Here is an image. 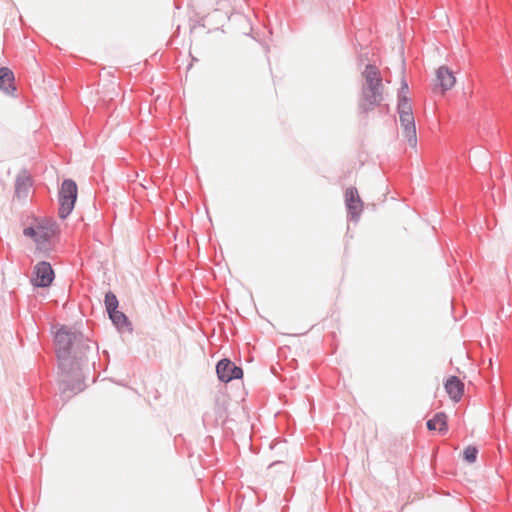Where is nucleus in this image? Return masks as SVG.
<instances>
[{"label": "nucleus", "mask_w": 512, "mask_h": 512, "mask_svg": "<svg viewBox=\"0 0 512 512\" xmlns=\"http://www.w3.org/2000/svg\"><path fill=\"white\" fill-rule=\"evenodd\" d=\"M58 360V387L60 397L69 399L85 389L83 368L98 350L96 343L82 332L60 325L54 335Z\"/></svg>", "instance_id": "1"}, {"label": "nucleus", "mask_w": 512, "mask_h": 512, "mask_svg": "<svg viewBox=\"0 0 512 512\" xmlns=\"http://www.w3.org/2000/svg\"><path fill=\"white\" fill-rule=\"evenodd\" d=\"M78 197V186L73 179H64L58 193L60 219H66L73 211Z\"/></svg>", "instance_id": "2"}, {"label": "nucleus", "mask_w": 512, "mask_h": 512, "mask_svg": "<svg viewBox=\"0 0 512 512\" xmlns=\"http://www.w3.org/2000/svg\"><path fill=\"white\" fill-rule=\"evenodd\" d=\"M36 221L39 232V250L47 254L52 250V239L59 233V226L53 219L39 218Z\"/></svg>", "instance_id": "3"}, {"label": "nucleus", "mask_w": 512, "mask_h": 512, "mask_svg": "<svg viewBox=\"0 0 512 512\" xmlns=\"http://www.w3.org/2000/svg\"><path fill=\"white\" fill-rule=\"evenodd\" d=\"M55 278L54 270L47 261L38 262L32 272L31 284L37 288L49 287Z\"/></svg>", "instance_id": "4"}, {"label": "nucleus", "mask_w": 512, "mask_h": 512, "mask_svg": "<svg viewBox=\"0 0 512 512\" xmlns=\"http://www.w3.org/2000/svg\"><path fill=\"white\" fill-rule=\"evenodd\" d=\"M216 373L218 379L223 383H228L243 377V369L229 358H223L218 361L216 364Z\"/></svg>", "instance_id": "5"}, {"label": "nucleus", "mask_w": 512, "mask_h": 512, "mask_svg": "<svg viewBox=\"0 0 512 512\" xmlns=\"http://www.w3.org/2000/svg\"><path fill=\"white\" fill-rule=\"evenodd\" d=\"M364 83L361 87L362 90L375 93H383L382 77L379 69L372 64H367L365 70L362 72Z\"/></svg>", "instance_id": "6"}, {"label": "nucleus", "mask_w": 512, "mask_h": 512, "mask_svg": "<svg viewBox=\"0 0 512 512\" xmlns=\"http://www.w3.org/2000/svg\"><path fill=\"white\" fill-rule=\"evenodd\" d=\"M383 100V93L368 92L361 89L358 98V114L360 116H367L369 112L381 106Z\"/></svg>", "instance_id": "7"}, {"label": "nucleus", "mask_w": 512, "mask_h": 512, "mask_svg": "<svg viewBox=\"0 0 512 512\" xmlns=\"http://www.w3.org/2000/svg\"><path fill=\"white\" fill-rule=\"evenodd\" d=\"M345 204L347 208L348 219L357 222L363 209V202L355 187H349L345 191Z\"/></svg>", "instance_id": "8"}, {"label": "nucleus", "mask_w": 512, "mask_h": 512, "mask_svg": "<svg viewBox=\"0 0 512 512\" xmlns=\"http://www.w3.org/2000/svg\"><path fill=\"white\" fill-rule=\"evenodd\" d=\"M0 90L9 96H16L15 76L8 67H0Z\"/></svg>", "instance_id": "9"}, {"label": "nucleus", "mask_w": 512, "mask_h": 512, "mask_svg": "<svg viewBox=\"0 0 512 512\" xmlns=\"http://www.w3.org/2000/svg\"><path fill=\"white\" fill-rule=\"evenodd\" d=\"M436 81L442 92L450 90L456 83L453 71L448 66H440L436 71Z\"/></svg>", "instance_id": "10"}, {"label": "nucleus", "mask_w": 512, "mask_h": 512, "mask_svg": "<svg viewBox=\"0 0 512 512\" xmlns=\"http://www.w3.org/2000/svg\"><path fill=\"white\" fill-rule=\"evenodd\" d=\"M109 319L111 320L112 324L115 326V328L120 333H132L133 332V325L132 322L129 320L128 316L117 310H114L110 313H108Z\"/></svg>", "instance_id": "11"}, {"label": "nucleus", "mask_w": 512, "mask_h": 512, "mask_svg": "<svg viewBox=\"0 0 512 512\" xmlns=\"http://www.w3.org/2000/svg\"><path fill=\"white\" fill-rule=\"evenodd\" d=\"M400 124L404 129L405 135L408 138V141L411 143L412 141L416 144V126L413 112L412 113H400L399 115Z\"/></svg>", "instance_id": "12"}, {"label": "nucleus", "mask_w": 512, "mask_h": 512, "mask_svg": "<svg viewBox=\"0 0 512 512\" xmlns=\"http://www.w3.org/2000/svg\"><path fill=\"white\" fill-rule=\"evenodd\" d=\"M445 389L452 400L459 401L464 393V384L459 377L450 376L445 382Z\"/></svg>", "instance_id": "13"}, {"label": "nucleus", "mask_w": 512, "mask_h": 512, "mask_svg": "<svg viewBox=\"0 0 512 512\" xmlns=\"http://www.w3.org/2000/svg\"><path fill=\"white\" fill-rule=\"evenodd\" d=\"M427 429L430 431L438 430L441 435L448 431L447 415L444 412H437L426 423Z\"/></svg>", "instance_id": "14"}, {"label": "nucleus", "mask_w": 512, "mask_h": 512, "mask_svg": "<svg viewBox=\"0 0 512 512\" xmlns=\"http://www.w3.org/2000/svg\"><path fill=\"white\" fill-rule=\"evenodd\" d=\"M32 185L31 177L24 170L19 173L15 180V194L18 197H26L30 186Z\"/></svg>", "instance_id": "15"}, {"label": "nucleus", "mask_w": 512, "mask_h": 512, "mask_svg": "<svg viewBox=\"0 0 512 512\" xmlns=\"http://www.w3.org/2000/svg\"><path fill=\"white\" fill-rule=\"evenodd\" d=\"M104 303L107 313L117 310L119 306V301L112 291L105 293Z\"/></svg>", "instance_id": "16"}, {"label": "nucleus", "mask_w": 512, "mask_h": 512, "mask_svg": "<svg viewBox=\"0 0 512 512\" xmlns=\"http://www.w3.org/2000/svg\"><path fill=\"white\" fill-rule=\"evenodd\" d=\"M397 112L400 113H412V106L410 99L405 94H400L398 97Z\"/></svg>", "instance_id": "17"}, {"label": "nucleus", "mask_w": 512, "mask_h": 512, "mask_svg": "<svg viewBox=\"0 0 512 512\" xmlns=\"http://www.w3.org/2000/svg\"><path fill=\"white\" fill-rule=\"evenodd\" d=\"M478 456V448L473 445L467 446L463 451V460L469 464L476 462Z\"/></svg>", "instance_id": "18"}, {"label": "nucleus", "mask_w": 512, "mask_h": 512, "mask_svg": "<svg viewBox=\"0 0 512 512\" xmlns=\"http://www.w3.org/2000/svg\"><path fill=\"white\" fill-rule=\"evenodd\" d=\"M23 234L27 237H30L37 245V249L39 250V232L36 226H28L24 228Z\"/></svg>", "instance_id": "19"}, {"label": "nucleus", "mask_w": 512, "mask_h": 512, "mask_svg": "<svg viewBox=\"0 0 512 512\" xmlns=\"http://www.w3.org/2000/svg\"><path fill=\"white\" fill-rule=\"evenodd\" d=\"M408 89H409L408 83L406 82L405 79H403L402 82H401V87H400V89L398 91V96L400 94H405L406 95V93L408 92Z\"/></svg>", "instance_id": "20"}, {"label": "nucleus", "mask_w": 512, "mask_h": 512, "mask_svg": "<svg viewBox=\"0 0 512 512\" xmlns=\"http://www.w3.org/2000/svg\"><path fill=\"white\" fill-rule=\"evenodd\" d=\"M380 107H381V109H382V111H383V112H387V111L389 110V105H387V104H386V105H382V104H381V106H380Z\"/></svg>", "instance_id": "21"}, {"label": "nucleus", "mask_w": 512, "mask_h": 512, "mask_svg": "<svg viewBox=\"0 0 512 512\" xmlns=\"http://www.w3.org/2000/svg\"><path fill=\"white\" fill-rule=\"evenodd\" d=\"M279 463H281V462L280 461H275V462L271 463L269 467H272V466L277 465Z\"/></svg>", "instance_id": "22"}]
</instances>
